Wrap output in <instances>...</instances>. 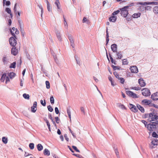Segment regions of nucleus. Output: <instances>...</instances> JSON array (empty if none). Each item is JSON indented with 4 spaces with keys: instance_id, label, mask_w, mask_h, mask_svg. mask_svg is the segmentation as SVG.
<instances>
[{
    "instance_id": "1",
    "label": "nucleus",
    "mask_w": 158,
    "mask_h": 158,
    "mask_svg": "<svg viewBox=\"0 0 158 158\" xmlns=\"http://www.w3.org/2000/svg\"><path fill=\"white\" fill-rule=\"evenodd\" d=\"M145 118H148V121L151 122L155 121L156 122L155 123L158 124V115L152 112L145 114Z\"/></svg>"
},
{
    "instance_id": "2",
    "label": "nucleus",
    "mask_w": 158,
    "mask_h": 158,
    "mask_svg": "<svg viewBox=\"0 0 158 158\" xmlns=\"http://www.w3.org/2000/svg\"><path fill=\"white\" fill-rule=\"evenodd\" d=\"M10 32L13 37H11L10 38L9 40L10 44L13 47H15L17 44V41L15 39V38L16 39V37L15 34L11 30H10Z\"/></svg>"
},
{
    "instance_id": "3",
    "label": "nucleus",
    "mask_w": 158,
    "mask_h": 158,
    "mask_svg": "<svg viewBox=\"0 0 158 158\" xmlns=\"http://www.w3.org/2000/svg\"><path fill=\"white\" fill-rule=\"evenodd\" d=\"M156 124L155 122H151L150 123L146 125L147 129L151 131H155L156 128Z\"/></svg>"
},
{
    "instance_id": "4",
    "label": "nucleus",
    "mask_w": 158,
    "mask_h": 158,
    "mask_svg": "<svg viewBox=\"0 0 158 158\" xmlns=\"http://www.w3.org/2000/svg\"><path fill=\"white\" fill-rule=\"evenodd\" d=\"M129 7V6H124L122 8L120 9V10L121 11V15L123 16L124 17H126L128 14V12L127 9Z\"/></svg>"
},
{
    "instance_id": "5",
    "label": "nucleus",
    "mask_w": 158,
    "mask_h": 158,
    "mask_svg": "<svg viewBox=\"0 0 158 158\" xmlns=\"http://www.w3.org/2000/svg\"><path fill=\"white\" fill-rule=\"evenodd\" d=\"M141 90L142 91V94L144 96H149L151 94V93L149 89L147 88H143Z\"/></svg>"
},
{
    "instance_id": "6",
    "label": "nucleus",
    "mask_w": 158,
    "mask_h": 158,
    "mask_svg": "<svg viewBox=\"0 0 158 158\" xmlns=\"http://www.w3.org/2000/svg\"><path fill=\"white\" fill-rule=\"evenodd\" d=\"M126 94L129 96L133 98H138L137 95L133 93L132 92L130 91H126Z\"/></svg>"
},
{
    "instance_id": "7",
    "label": "nucleus",
    "mask_w": 158,
    "mask_h": 158,
    "mask_svg": "<svg viewBox=\"0 0 158 158\" xmlns=\"http://www.w3.org/2000/svg\"><path fill=\"white\" fill-rule=\"evenodd\" d=\"M131 72L132 73H137L138 72V68L136 66H132L130 67V68Z\"/></svg>"
},
{
    "instance_id": "8",
    "label": "nucleus",
    "mask_w": 158,
    "mask_h": 158,
    "mask_svg": "<svg viewBox=\"0 0 158 158\" xmlns=\"http://www.w3.org/2000/svg\"><path fill=\"white\" fill-rule=\"evenodd\" d=\"M151 145H150V147L152 148H155L154 147L155 146H156L158 144V140L156 139H153L151 143Z\"/></svg>"
},
{
    "instance_id": "9",
    "label": "nucleus",
    "mask_w": 158,
    "mask_h": 158,
    "mask_svg": "<svg viewBox=\"0 0 158 158\" xmlns=\"http://www.w3.org/2000/svg\"><path fill=\"white\" fill-rule=\"evenodd\" d=\"M151 98L154 101L158 100V92L154 93L151 95Z\"/></svg>"
},
{
    "instance_id": "10",
    "label": "nucleus",
    "mask_w": 158,
    "mask_h": 158,
    "mask_svg": "<svg viewBox=\"0 0 158 158\" xmlns=\"http://www.w3.org/2000/svg\"><path fill=\"white\" fill-rule=\"evenodd\" d=\"M37 102H34L33 106L31 107V110L32 112L35 113L36 110Z\"/></svg>"
},
{
    "instance_id": "11",
    "label": "nucleus",
    "mask_w": 158,
    "mask_h": 158,
    "mask_svg": "<svg viewBox=\"0 0 158 158\" xmlns=\"http://www.w3.org/2000/svg\"><path fill=\"white\" fill-rule=\"evenodd\" d=\"M141 103L143 105H148L151 103V102L147 99H145L142 100Z\"/></svg>"
},
{
    "instance_id": "12",
    "label": "nucleus",
    "mask_w": 158,
    "mask_h": 158,
    "mask_svg": "<svg viewBox=\"0 0 158 158\" xmlns=\"http://www.w3.org/2000/svg\"><path fill=\"white\" fill-rule=\"evenodd\" d=\"M11 53L14 55H16L18 52V50L16 49L15 47H13L11 49Z\"/></svg>"
},
{
    "instance_id": "13",
    "label": "nucleus",
    "mask_w": 158,
    "mask_h": 158,
    "mask_svg": "<svg viewBox=\"0 0 158 158\" xmlns=\"http://www.w3.org/2000/svg\"><path fill=\"white\" fill-rule=\"evenodd\" d=\"M130 108L131 111L134 112H136L138 111V109L136 106L132 104H130Z\"/></svg>"
},
{
    "instance_id": "14",
    "label": "nucleus",
    "mask_w": 158,
    "mask_h": 158,
    "mask_svg": "<svg viewBox=\"0 0 158 158\" xmlns=\"http://www.w3.org/2000/svg\"><path fill=\"white\" fill-rule=\"evenodd\" d=\"M138 82H139V84L140 85L141 87H144L146 85V84H145V82H144V80L142 78H141L139 79Z\"/></svg>"
},
{
    "instance_id": "15",
    "label": "nucleus",
    "mask_w": 158,
    "mask_h": 158,
    "mask_svg": "<svg viewBox=\"0 0 158 158\" xmlns=\"http://www.w3.org/2000/svg\"><path fill=\"white\" fill-rule=\"evenodd\" d=\"M111 49L113 52H116L117 51V45L115 44H113L111 46Z\"/></svg>"
},
{
    "instance_id": "16",
    "label": "nucleus",
    "mask_w": 158,
    "mask_h": 158,
    "mask_svg": "<svg viewBox=\"0 0 158 158\" xmlns=\"http://www.w3.org/2000/svg\"><path fill=\"white\" fill-rule=\"evenodd\" d=\"M117 19V17L116 16H115L113 15L109 18V21L110 22H115Z\"/></svg>"
},
{
    "instance_id": "17",
    "label": "nucleus",
    "mask_w": 158,
    "mask_h": 158,
    "mask_svg": "<svg viewBox=\"0 0 158 158\" xmlns=\"http://www.w3.org/2000/svg\"><path fill=\"white\" fill-rule=\"evenodd\" d=\"M55 4L56 5L57 7V8L59 10V11H61V9L60 7V4L59 1H55Z\"/></svg>"
},
{
    "instance_id": "18",
    "label": "nucleus",
    "mask_w": 158,
    "mask_h": 158,
    "mask_svg": "<svg viewBox=\"0 0 158 158\" xmlns=\"http://www.w3.org/2000/svg\"><path fill=\"white\" fill-rule=\"evenodd\" d=\"M144 5H158V2H145Z\"/></svg>"
},
{
    "instance_id": "19",
    "label": "nucleus",
    "mask_w": 158,
    "mask_h": 158,
    "mask_svg": "<svg viewBox=\"0 0 158 158\" xmlns=\"http://www.w3.org/2000/svg\"><path fill=\"white\" fill-rule=\"evenodd\" d=\"M137 108H138L141 112L144 113V109L143 107L139 104L137 105Z\"/></svg>"
},
{
    "instance_id": "20",
    "label": "nucleus",
    "mask_w": 158,
    "mask_h": 158,
    "mask_svg": "<svg viewBox=\"0 0 158 158\" xmlns=\"http://www.w3.org/2000/svg\"><path fill=\"white\" fill-rule=\"evenodd\" d=\"M140 15V13H135L132 15V16L133 18H137L139 17Z\"/></svg>"
},
{
    "instance_id": "21",
    "label": "nucleus",
    "mask_w": 158,
    "mask_h": 158,
    "mask_svg": "<svg viewBox=\"0 0 158 158\" xmlns=\"http://www.w3.org/2000/svg\"><path fill=\"white\" fill-rule=\"evenodd\" d=\"M44 154L45 155L48 156L50 155V152L48 149L46 148L44 151Z\"/></svg>"
},
{
    "instance_id": "22",
    "label": "nucleus",
    "mask_w": 158,
    "mask_h": 158,
    "mask_svg": "<svg viewBox=\"0 0 158 158\" xmlns=\"http://www.w3.org/2000/svg\"><path fill=\"white\" fill-rule=\"evenodd\" d=\"M37 148L39 151H41L43 149V146L40 143L38 144L37 145Z\"/></svg>"
},
{
    "instance_id": "23",
    "label": "nucleus",
    "mask_w": 158,
    "mask_h": 158,
    "mask_svg": "<svg viewBox=\"0 0 158 158\" xmlns=\"http://www.w3.org/2000/svg\"><path fill=\"white\" fill-rule=\"evenodd\" d=\"M2 141L4 143L6 144L8 142L7 138L5 137H3L2 138Z\"/></svg>"
},
{
    "instance_id": "24",
    "label": "nucleus",
    "mask_w": 158,
    "mask_h": 158,
    "mask_svg": "<svg viewBox=\"0 0 158 158\" xmlns=\"http://www.w3.org/2000/svg\"><path fill=\"white\" fill-rule=\"evenodd\" d=\"M6 73H4L2 75L1 79V81L2 82H4L5 80H6Z\"/></svg>"
},
{
    "instance_id": "25",
    "label": "nucleus",
    "mask_w": 158,
    "mask_h": 158,
    "mask_svg": "<svg viewBox=\"0 0 158 158\" xmlns=\"http://www.w3.org/2000/svg\"><path fill=\"white\" fill-rule=\"evenodd\" d=\"M15 73H14L13 72L10 73L8 74L9 77L11 79H12V78L14 77H15Z\"/></svg>"
},
{
    "instance_id": "26",
    "label": "nucleus",
    "mask_w": 158,
    "mask_h": 158,
    "mask_svg": "<svg viewBox=\"0 0 158 158\" xmlns=\"http://www.w3.org/2000/svg\"><path fill=\"white\" fill-rule=\"evenodd\" d=\"M117 55L118 56V58L117 59H121L123 57L122 55L121 52H117Z\"/></svg>"
},
{
    "instance_id": "27",
    "label": "nucleus",
    "mask_w": 158,
    "mask_h": 158,
    "mask_svg": "<svg viewBox=\"0 0 158 158\" xmlns=\"http://www.w3.org/2000/svg\"><path fill=\"white\" fill-rule=\"evenodd\" d=\"M123 64L124 65H127L128 64V61L126 59H124L122 60Z\"/></svg>"
},
{
    "instance_id": "28",
    "label": "nucleus",
    "mask_w": 158,
    "mask_h": 158,
    "mask_svg": "<svg viewBox=\"0 0 158 158\" xmlns=\"http://www.w3.org/2000/svg\"><path fill=\"white\" fill-rule=\"evenodd\" d=\"M23 97L26 99H29V95L28 94H23Z\"/></svg>"
},
{
    "instance_id": "29",
    "label": "nucleus",
    "mask_w": 158,
    "mask_h": 158,
    "mask_svg": "<svg viewBox=\"0 0 158 158\" xmlns=\"http://www.w3.org/2000/svg\"><path fill=\"white\" fill-rule=\"evenodd\" d=\"M153 11L155 14H158V6H156L154 7Z\"/></svg>"
},
{
    "instance_id": "30",
    "label": "nucleus",
    "mask_w": 158,
    "mask_h": 158,
    "mask_svg": "<svg viewBox=\"0 0 158 158\" xmlns=\"http://www.w3.org/2000/svg\"><path fill=\"white\" fill-rule=\"evenodd\" d=\"M110 59L112 63L114 64L115 65L116 64V61L114 60L113 58L111 57L110 54Z\"/></svg>"
},
{
    "instance_id": "31",
    "label": "nucleus",
    "mask_w": 158,
    "mask_h": 158,
    "mask_svg": "<svg viewBox=\"0 0 158 158\" xmlns=\"http://www.w3.org/2000/svg\"><path fill=\"white\" fill-rule=\"evenodd\" d=\"M48 5L47 6V9L48 11L49 12H52V8L50 7V3H48Z\"/></svg>"
},
{
    "instance_id": "32",
    "label": "nucleus",
    "mask_w": 158,
    "mask_h": 158,
    "mask_svg": "<svg viewBox=\"0 0 158 158\" xmlns=\"http://www.w3.org/2000/svg\"><path fill=\"white\" fill-rule=\"evenodd\" d=\"M50 101L51 103L53 104H54V98L53 96H51L50 97Z\"/></svg>"
},
{
    "instance_id": "33",
    "label": "nucleus",
    "mask_w": 158,
    "mask_h": 158,
    "mask_svg": "<svg viewBox=\"0 0 158 158\" xmlns=\"http://www.w3.org/2000/svg\"><path fill=\"white\" fill-rule=\"evenodd\" d=\"M29 147L31 149H33L34 148V145L33 143H30L29 144Z\"/></svg>"
},
{
    "instance_id": "34",
    "label": "nucleus",
    "mask_w": 158,
    "mask_h": 158,
    "mask_svg": "<svg viewBox=\"0 0 158 158\" xmlns=\"http://www.w3.org/2000/svg\"><path fill=\"white\" fill-rule=\"evenodd\" d=\"M46 88L48 89H49L50 88V83L48 81H46Z\"/></svg>"
},
{
    "instance_id": "35",
    "label": "nucleus",
    "mask_w": 158,
    "mask_h": 158,
    "mask_svg": "<svg viewBox=\"0 0 158 158\" xmlns=\"http://www.w3.org/2000/svg\"><path fill=\"white\" fill-rule=\"evenodd\" d=\"M16 64V63L15 62H14L13 63L11 64L10 67L11 68H15V67Z\"/></svg>"
},
{
    "instance_id": "36",
    "label": "nucleus",
    "mask_w": 158,
    "mask_h": 158,
    "mask_svg": "<svg viewBox=\"0 0 158 158\" xmlns=\"http://www.w3.org/2000/svg\"><path fill=\"white\" fill-rule=\"evenodd\" d=\"M45 121H46V122L47 124V125L48 127V129H49V130L50 131L51 130V129H50V123L49 122V121H48L47 120V119H46V120H45Z\"/></svg>"
},
{
    "instance_id": "37",
    "label": "nucleus",
    "mask_w": 158,
    "mask_h": 158,
    "mask_svg": "<svg viewBox=\"0 0 158 158\" xmlns=\"http://www.w3.org/2000/svg\"><path fill=\"white\" fill-rule=\"evenodd\" d=\"M115 153L117 156V157L118 158H119V152L118 150V149H115Z\"/></svg>"
},
{
    "instance_id": "38",
    "label": "nucleus",
    "mask_w": 158,
    "mask_h": 158,
    "mask_svg": "<svg viewBox=\"0 0 158 158\" xmlns=\"http://www.w3.org/2000/svg\"><path fill=\"white\" fill-rule=\"evenodd\" d=\"M152 136L154 137L158 138V135L156 133V132H154L152 133Z\"/></svg>"
},
{
    "instance_id": "39",
    "label": "nucleus",
    "mask_w": 158,
    "mask_h": 158,
    "mask_svg": "<svg viewBox=\"0 0 158 158\" xmlns=\"http://www.w3.org/2000/svg\"><path fill=\"white\" fill-rule=\"evenodd\" d=\"M114 75L117 78H118V79H119V78H120L119 77V74H118V73L115 72H114Z\"/></svg>"
},
{
    "instance_id": "40",
    "label": "nucleus",
    "mask_w": 158,
    "mask_h": 158,
    "mask_svg": "<svg viewBox=\"0 0 158 158\" xmlns=\"http://www.w3.org/2000/svg\"><path fill=\"white\" fill-rule=\"evenodd\" d=\"M47 107H48V110L49 111H50V112H52L53 111V109L50 105H48V106Z\"/></svg>"
},
{
    "instance_id": "41",
    "label": "nucleus",
    "mask_w": 158,
    "mask_h": 158,
    "mask_svg": "<svg viewBox=\"0 0 158 158\" xmlns=\"http://www.w3.org/2000/svg\"><path fill=\"white\" fill-rule=\"evenodd\" d=\"M44 102L42 100H40L41 104L43 106H46V102L45 100H44Z\"/></svg>"
},
{
    "instance_id": "42",
    "label": "nucleus",
    "mask_w": 158,
    "mask_h": 158,
    "mask_svg": "<svg viewBox=\"0 0 158 158\" xmlns=\"http://www.w3.org/2000/svg\"><path fill=\"white\" fill-rule=\"evenodd\" d=\"M120 12V10H118L116 11H114L113 13L112 14L114 16V15L118 14Z\"/></svg>"
},
{
    "instance_id": "43",
    "label": "nucleus",
    "mask_w": 158,
    "mask_h": 158,
    "mask_svg": "<svg viewBox=\"0 0 158 158\" xmlns=\"http://www.w3.org/2000/svg\"><path fill=\"white\" fill-rule=\"evenodd\" d=\"M72 147L76 151L78 152H80L79 150L76 147L74 146H73Z\"/></svg>"
},
{
    "instance_id": "44",
    "label": "nucleus",
    "mask_w": 158,
    "mask_h": 158,
    "mask_svg": "<svg viewBox=\"0 0 158 158\" xmlns=\"http://www.w3.org/2000/svg\"><path fill=\"white\" fill-rule=\"evenodd\" d=\"M5 11L9 14L11 13L10 9L8 8H6V9Z\"/></svg>"
},
{
    "instance_id": "45",
    "label": "nucleus",
    "mask_w": 158,
    "mask_h": 158,
    "mask_svg": "<svg viewBox=\"0 0 158 158\" xmlns=\"http://www.w3.org/2000/svg\"><path fill=\"white\" fill-rule=\"evenodd\" d=\"M55 119L57 123H59L60 122V120L58 117H55Z\"/></svg>"
},
{
    "instance_id": "46",
    "label": "nucleus",
    "mask_w": 158,
    "mask_h": 158,
    "mask_svg": "<svg viewBox=\"0 0 158 158\" xmlns=\"http://www.w3.org/2000/svg\"><path fill=\"white\" fill-rule=\"evenodd\" d=\"M119 80L120 81V82L121 83L123 84L124 83V79L123 78H119Z\"/></svg>"
},
{
    "instance_id": "47",
    "label": "nucleus",
    "mask_w": 158,
    "mask_h": 158,
    "mask_svg": "<svg viewBox=\"0 0 158 158\" xmlns=\"http://www.w3.org/2000/svg\"><path fill=\"white\" fill-rule=\"evenodd\" d=\"M132 89L136 90H138L141 89V88L139 87H133Z\"/></svg>"
},
{
    "instance_id": "48",
    "label": "nucleus",
    "mask_w": 158,
    "mask_h": 158,
    "mask_svg": "<svg viewBox=\"0 0 158 158\" xmlns=\"http://www.w3.org/2000/svg\"><path fill=\"white\" fill-rule=\"evenodd\" d=\"M67 112L69 117L71 119V112L69 110L67 109Z\"/></svg>"
},
{
    "instance_id": "49",
    "label": "nucleus",
    "mask_w": 158,
    "mask_h": 158,
    "mask_svg": "<svg viewBox=\"0 0 158 158\" xmlns=\"http://www.w3.org/2000/svg\"><path fill=\"white\" fill-rule=\"evenodd\" d=\"M55 112L56 114H58L59 113V111L58 108L57 107L55 108Z\"/></svg>"
},
{
    "instance_id": "50",
    "label": "nucleus",
    "mask_w": 158,
    "mask_h": 158,
    "mask_svg": "<svg viewBox=\"0 0 158 158\" xmlns=\"http://www.w3.org/2000/svg\"><path fill=\"white\" fill-rule=\"evenodd\" d=\"M57 36L59 40H61V37L60 33H58L57 34Z\"/></svg>"
},
{
    "instance_id": "51",
    "label": "nucleus",
    "mask_w": 158,
    "mask_h": 158,
    "mask_svg": "<svg viewBox=\"0 0 158 158\" xmlns=\"http://www.w3.org/2000/svg\"><path fill=\"white\" fill-rule=\"evenodd\" d=\"M81 110L82 112L84 114H85V109L83 107H81Z\"/></svg>"
},
{
    "instance_id": "52",
    "label": "nucleus",
    "mask_w": 158,
    "mask_h": 158,
    "mask_svg": "<svg viewBox=\"0 0 158 158\" xmlns=\"http://www.w3.org/2000/svg\"><path fill=\"white\" fill-rule=\"evenodd\" d=\"M16 5H17V3H16L14 6V9H13V10H14V12H15V13L16 12Z\"/></svg>"
},
{
    "instance_id": "53",
    "label": "nucleus",
    "mask_w": 158,
    "mask_h": 158,
    "mask_svg": "<svg viewBox=\"0 0 158 158\" xmlns=\"http://www.w3.org/2000/svg\"><path fill=\"white\" fill-rule=\"evenodd\" d=\"M6 6H9L10 4V1H6Z\"/></svg>"
},
{
    "instance_id": "54",
    "label": "nucleus",
    "mask_w": 158,
    "mask_h": 158,
    "mask_svg": "<svg viewBox=\"0 0 158 158\" xmlns=\"http://www.w3.org/2000/svg\"><path fill=\"white\" fill-rule=\"evenodd\" d=\"M38 6H39V8L41 10V15L42 16V14L43 13V8L42 7V6H40V5H39Z\"/></svg>"
},
{
    "instance_id": "55",
    "label": "nucleus",
    "mask_w": 158,
    "mask_h": 158,
    "mask_svg": "<svg viewBox=\"0 0 158 158\" xmlns=\"http://www.w3.org/2000/svg\"><path fill=\"white\" fill-rule=\"evenodd\" d=\"M6 83H7L8 82H9L10 81V80L9 79V78L8 77H7L6 76Z\"/></svg>"
},
{
    "instance_id": "56",
    "label": "nucleus",
    "mask_w": 158,
    "mask_h": 158,
    "mask_svg": "<svg viewBox=\"0 0 158 158\" xmlns=\"http://www.w3.org/2000/svg\"><path fill=\"white\" fill-rule=\"evenodd\" d=\"M68 129H69V131H70V132L73 135V136H74V133H73V132L71 129L69 127H68Z\"/></svg>"
},
{
    "instance_id": "57",
    "label": "nucleus",
    "mask_w": 158,
    "mask_h": 158,
    "mask_svg": "<svg viewBox=\"0 0 158 158\" xmlns=\"http://www.w3.org/2000/svg\"><path fill=\"white\" fill-rule=\"evenodd\" d=\"M141 122L143 123L145 125V127H146V125H147V122H146V121H145V120H142L141 121Z\"/></svg>"
},
{
    "instance_id": "58",
    "label": "nucleus",
    "mask_w": 158,
    "mask_h": 158,
    "mask_svg": "<svg viewBox=\"0 0 158 158\" xmlns=\"http://www.w3.org/2000/svg\"><path fill=\"white\" fill-rule=\"evenodd\" d=\"M6 57L5 56L3 58L2 61L4 63H5V62H6Z\"/></svg>"
},
{
    "instance_id": "59",
    "label": "nucleus",
    "mask_w": 158,
    "mask_h": 158,
    "mask_svg": "<svg viewBox=\"0 0 158 158\" xmlns=\"http://www.w3.org/2000/svg\"><path fill=\"white\" fill-rule=\"evenodd\" d=\"M71 45L72 46L73 48H74V41L70 42Z\"/></svg>"
},
{
    "instance_id": "60",
    "label": "nucleus",
    "mask_w": 158,
    "mask_h": 158,
    "mask_svg": "<svg viewBox=\"0 0 158 158\" xmlns=\"http://www.w3.org/2000/svg\"><path fill=\"white\" fill-rule=\"evenodd\" d=\"M87 19L86 17H84L83 20H82V22L83 23H85V22L87 21Z\"/></svg>"
},
{
    "instance_id": "61",
    "label": "nucleus",
    "mask_w": 158,
    "mask_h": 158,
    "mask_svg": "<svg viewBox=\"0 0 158 158\" xmlns=\"http://www.w3.org/2000/svg\"><path fill=\"white\" fill-rule=\"evenodd\" d=\"M112 68H113V69H114V70H115L116 69H118V67L117 66H114V65H112Z\"/></svg>"
},
{
    "instance_id": "62",
    "label": "nucleus",
    "mask_w": 158,
    "mask_h": 158,
    "mask_svg": "<svg viewBox=\"0 0 158 158\" xmlns=\"http://www.w3.org/2000/svg\"><path fill=\"white\" fill-rule=\"evenodd\" d=\"M48 117H49V118H50V119H51V121H52V120H53L51 114H49Z\"/></svg>"
},
{
    "instance_id": "63",
    "label": "nucleus",
    "mask_w": 158,
    "mask_h": 158,
    "mask_svg": "<svg viewBox=\"0 0 158 158\" xmlns=\"http://www.w3.org/2000/svg\"><path fill=\"white\" fill-rule=\"evenodd\" d=\"M152 106L156 108H157V109H158V105H156L154 104H153V105H152Z\"/></svg>"
},
{
    "instance_id": "64",
    "label": "nucleus",
    "mask_w": 158,
    "mask_h": 158,
    "mask_svg": "<svg viewBox=\"0 0 158 158\" xmlns=\"http://www.w3.org/2000/svg\"><path fill=\"white\" fill-rule=\"evenodd\" d=\"M64 137L65 138V139L67 141H69V139L68 138V137H67V135H64Z\"/></svg>"
}]
</instances>
